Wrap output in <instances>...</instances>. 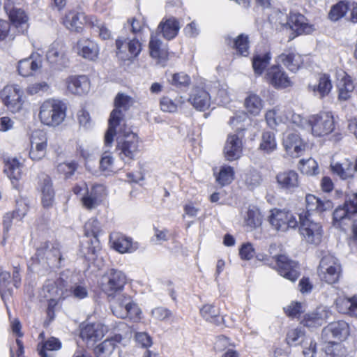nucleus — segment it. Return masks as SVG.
Segmentation results:
<instances>
[{
    "label": "nucleus",
    "instance_id": "33",
    "mask_svg": "<svg viewBox=\"0 0 357 357\" xmlns=\"http://www.w3.org/2000/svg\"><path fill=\"white\" fill-rule=\"evenodd\" d=\"M84 13L76 11H70L63 20V24L69 30L73 31H79L82 28L84 21L89 24V18Z\"/></svg>",
    "mask_w": 357,
    "mask_h": 357
},
{
    "label": "nucleus",
    "instance_id": "43",
    "mask_svg": "<svg viewBox=\"0 0 357 357\" xmlns=\"http://www.w3.org/2000/svg\"><path fill=\"white\" fill-rule=\"evenodd\" d=\"M158 30L162 33V36L167 40L174 38L179 30L178 22L175 18H169L162 22L158 27Z\"/></svg>",
    "mask_w": 357,
    "mask_h": 357
},
{
    "label": "nucleus",
    "instance_id": "9",
    "mask_svg": "<svg viewBox=\"0 0 357 357\" xmlns=\"http://www.w3.org/2000/svg\"><path fill=\"white\" fill-rule=\"evenodd\" d=\"M268 220L275 230L282 232L290 229H294L298 226V220L296 215L290 211L276 208L270 211Z\"/></svg>",
    "mask_w": 357,
    "mask_h": 357
},
{
    "label": "nucleus",
    "instance_id": "53",
    "mask_svg": "<svg viewBox=\"0 0 357 357\" xmlns=\"http://www.w3.org/2000/svg\"><path fill=\"white\" fill-rule=\"evenodd\" d=\"M29 209V202L27 198L20 197L16 199L15 209L12 213L15 215V219L22 220L26 215Z\"/></svg>",
    "mask_w": 357,
    "mask_h": 357
},
{
    "label": "nucleus",
    "instance_id": "60",
    "mask_svg": "<svg viewBox=\"0 0 357 357\" xmlns=\"http://www.w3.org/2000/svg\"><path fill=\"white\" fill-rule=\"evenodd\" d=\"M169 82L176 87L182 88L188 86L190 84L191 79L187 74L181 72L173 74Z\"/></svg>",
    "mask_w": 357,
    "mask_h": 357
},
{
    "label": "nucleus",
    "instance_id": "57",
    "mask_svg": "<svg viewBox=\"0 0 357 357\" xmlns=\"http://www.w3.org/2000/svg\"><path fill=\"white\" fill-rule=\"evenodd\" d=\"M202 316L208 321L218 324L219 322V310L212 305H205L200 310Z\"/></svg>",
    "mask_w": 357,
    "mask_h": 357
},
{
    "label": "nucleus",
    "instance_id": "61",
    "mask_svg": "<svg viewBox=\"0 0 357 357\" xmlns=\"http://www.w3.org/2000/svg\"><path fill=\"white\" fill-rule=\"evenodd\" d=\"M61 347V342L55 337H51L45 342L39 354L41 357H51L47 354L48 351H56Z\"/></svg>",
    "mask_w": 357,
    "mask_h": 357
},
{
    "label": "nucleus",
    "instance_id": "55",
    "mask_svg": "<svg viewBox=\"0 0 357 357\" xmlns=\"http://www.w3.org/2000/svg\"><path fill=\"white\" fill-rule=\"evenodd\" d=\"M349 8L348 3L340 1L332 7L328 15L329 18L333 21H337L345 15Z\"/></svg>",
    "mask_w": 357,
    "mask_h": 357
},
{
    "label": "nucleus",
    "instance_id": "6",
    "mask_svg": "<svg viewBox=\"0 0 357 357\" xmlns=\"http://www.w3.org/2000/svg\"><path fill=\"white\" fill-rule=\"evenodd\" d=\"M342 274V267L338 259L331 254L324 255L318 267L320 280L327 284L337 283Z\"/></svg>",
    "mask_w": 357,
    "mask_h": 357
},
{
    "label": "nucleus",
    "instance_id": "50",
    "mask_svg": "<svg viewBox=\"0 0 357 357\" xmlns=\"http://www.w3.org/2000/svg\"><path fill=\"white\" fill-rule=\"evenodd\" d=\"M332 169L342 179L352 177L355 172L354 165L350 161H345L341 164L336 163L332 165Z\"/></svg>",
    "mask_w": 357,
    "mask_h": 357
},
{
    "label": "nucleus",
    "instance_id": "25",
    "mask_svg": "<svg viewBox=\"0 0 357 357\" xmlns=\"http://www.w3.org/2000/svg\"><path fill=\"white\" fill-rule=\"evenodd\" d=\"M47 149V139L41 131L34 132L31 139L30 158L40 160L45 157Z\"/></svg>",
    "mask_w": 357,
    "mask_h": 357
},
{
    "label": "nucleus",
    "instance_id": "23",
    "mask_svg": "<svg viewBox=\"0 0 357 357\" xmlns=\"http://www.w3.org/2000/svg\"><path fill=\"white\" fill-rule=\"evenodd\" d=\"M109 242L112 248L120 253H131L138 248V243L132 239L120 233H112L109 236Z\"/></svg>",
    "mask_w": 357,
    "mask_h": 357
},
{
    "label": "nucleus",
    "instance_id": "20",
    "mask_svg": "<svg viewBox=\"0 0 357 357\" xmlns=\"http://www.w3.org/2000/svg\"><path fill=\"white\" fill-rule=\"evenodd\" d=\"M243 135L231 134L227 137L224 147V155L228 161H234L239 159L242 155Z\"/></svg>",
    "mask_w": 357,
    "mask_h": 357
},
{
    "label": "nucleus",
    "instance_id": "13",
    "mask_svg": "<svg viewBox=\"0 0 357 357\" xmlns=\"http://www.w3.org/2000/svg\"><path fill=\"white\" fill-rule=\"evenodd\" d=\"M265 79L275 89H284L292 84L290 77L279 64L273 65L266 69Z\"/></svg>",
    "mask_w": 357,
    "mask_h": 357
},
{
    "label": "nucleus",
    "instance_id": "34",
    "mask_svg": "<svg viewBox=\"0 0 357 357\" xmlns=\"http://www.w3.org/2000/svg\"><path fill=\"white\" fill-rule=\"evenodd\" d=\"M225 43L228 46L235 50L236 54L243 56H247L249 54L250 41L248 35L241 33L235 38L227 36Z\"/></svg>",
    "mask_w": 357,
    "mask_h": 357
},
{
    "label": "nucleus",
    "instance_id": "14",
    "mask_svg": "<svg viewBox=\"0 0 357 357\" xmlns=\"http://www.w3.org/2000/svg\"><path fill=\"white\" fill-rule=\"evenodd\" d=\"M332 316V311L327 306H319L314 310L305 314L301 324L313 329L322 326Z\"/></svg>",
    "mask_w": 357,
    "mask_h": 357
},
{
    "label": "nucleus",
    "instance_id": "51",
    "mask_svg": "<svg viewBox=\"0 0 357 357\" xmlns=\"http://www.w3.org/2000/svg\"><path fill=\"white\" fill-rule=\"evenodd\" d=\"M184 102L182 96L177 97L174 100L165 96L160 100V108L165 112H175L178 107L182 106Z\"/></svg>",
    "mask_w": 357,
    "mask_h": 357
},
{
    "label": "nucleus",
    "instance_id": "58",
    "mask_svg": "<svg viewBox=\"0 0 357 357\" xmlns=\"http://www.w3.org/2000/svg\"><path fill=\"white\" fill-rule=\"evenodd\" d=\"M234 169L228 165L222 166L217 176V181L222 185L229 184L234 179Z\"/></svg>",
    "mask_w": 357,
    "mask_h": 357
},
{
    "label": "nucleus",
    "instance_id": "46",
    "mask_svg": "<svg viewBox=\"0 0 357 357\" xmlns=\"http://www.w3.org/2000/svg\"><path fill=\"white\" fill-rule=\"evenodd\" d=\"M8 17L13 24L19 29V32L23 33L28 28V17L20 8L13 11Z\"/></svg>",
    "mask_w": 357,
    "mask_h": 357
},
{
    "label": "nucleus",
    "instance_id": "26",
    "mask_svg": "<svg viewBox=\"0 0 357 357\" xmlns=\"http://www.w3.org/2000/svg\"><path fill=\"white\" fill-rule=\"evenodd\" d=\"M282 144L287 153L293 157H298L305 150V145L296 132L284 134Z\"/></svg>",
    "mask_w": 357,
    "mask_h": 357
},
{
    "label": "nucleus",
    "instance_id": "49",
    "mask_svg": "<svg viewBox=\"0 0 357 357\" xmlns=\"http://www.w3.org/2000/svg\"><path fill=\"white\" fill-rule=\"evenodd\" d=\"M354 85L349 77H343L338 84V98L340 100H349L353 93Z\"/></svg>",
    "mask_w": 357,
    "mask_h": 357
},
{
    "label": "nucleus",
    "instance_id": "48",
    "mask_svg": "<svg viewBox=\"0 0 357 357\" xmlns=\"http://www.w3.org/2000/svg\"><path fill=\"white\" fill-rule=\"evenodd\" d=\"M277 148V142L275 134L271 131H264L261 135V139L259 149L267 153L275 151Z\"/></svg>",
    "mask_w": 357,
    "mask_h": 357
},
{
    "label": "nucleus",
    "instance_id": "40",
    "mask_svg": "<svg viewBox=\"0 0 357 357\" xmlns=\"http://www.w3.org/2000/svg\"><path fill=\"white\" fill-rule=\"evenodd\" d=\"M335 305L339 312L357 317V296L350 298L339 297L335 300Z\"/></svg>",
    "mask_w": 357,
    "mask_h": 357
},
{
    "label": "nucleus",
    "instance_id": "5",
    "mask_svg": "<svg viewBox=\"0 0 357 357\" xmlns=\"http://www.w3.org/2000/svg\"><path fill=\"white\" fill-rule=\"evenodd\" d=\"M40 121L44 125L56 126L59 125L66 116V106L61 101L49 99L42 103L38 114Z\"/></svg>",
    "mask_w": 357,
    "mask_h": 357
},
{
    "label": "nucleus",
    "instance_id": "7",
    "mask_svg": "<svg viewBox=\"0 0 357 357\" xmlns=\"http://www.w3.org/2000/svg\"><path fill=\"white\" fill-rule=\"evenodd\" d=\"M126 284V276L121 271L112 269L104 275L100 281L102 290L109 298H114L121 294Z\"/></svg>",
    "mask_w": 357,
    "mask_h": 357
},
{
    "label": "nucleus",
    "instance_id": "63",
    "mask_svg": "<svg viewBox=\"0 0 357 357\" xmlns=\"http://www.w3.org/2000/svg\"><path fill=\"white\" fill-rule=\"evenodd\" d=\"M299 169L302 173L305 174H315L317 173L318 167L317 162L312 158L307 160H301L299 162Z\"/></svg>",
    "mask_w": 357,
    "mask_h": 357
},
{
    "label": "nucleus",
    "instance_id": "64",
    "mask_svg": "<svg viewBox=\"0 0 357 357\" xmlns=\"http://www.w3.org/2000/svg\"><path fill=\"white\" fill-rule=\"evenodd\" d=\"M243 181L248 187L253 188L259 185L261 182V176L256 170H249L245 174Z\"/></svg>",
    "mask_w": 357,
    "mask_h": 357
},
{
    "label": "nucleus",
    "instance_id": "2",
    "mask_svg": "<svg viewBox=\"0 0 357 357\" xmlns=\"http://www.w3.org/2000/svg\"><path fill=\"white\" fill-rule=\"evenodd\" d=\"M133 104L131 97L124 93H118L114 100L115 109L110 114L109 119V127L105 135L106 146H110L114 140V133L118 126H121L125 123L123 118L122 109L127 110Z\"/></svg>",
    "mask_w": 357,
    "mask_h": 357
},
{
    "label": "nucleus",
    "instance_id": "19",
    "mask_svg": "<svg viewBox=\"0 0 357 357\" xmlns=\"http://www.w3.org/2000/svg\"><path fill=\"white\" fill-rule=\"evenodd\" d=\"M349 335V325L344 321H339L329 324L325 327L321 333L322 339L325 342H332V339L341 340L345 339Z\"/></svg>",
    "mask_w": 357,
    "mask_h": 357
},
{
    "label": "nucleus",
    "instance_id": "27",
    "mask_svg": "<svg viewBox=\"0 0 357 357\" xmlns=\"http://www.w3.org/2000/svg\"><path fill=\"white\" fill-rule=\"evenodd\" d=\"M305 202L306 211L304 213H307L309 218H310V212L322 213L333 207V202L329 199H321L311 194L306 195Z\"/></svg>",
    "mask_w": 357,
    "mask_h": 357
},
{
    "label": "nucleus",
    "instance_id": "8",
    "mask_svg": "<svg viewBox=\"0 0 357 357\" xmlns=\"http://www.w3.org/2000/svg\"><path fill=\"white\" fill-rule=\"evenodd\" d=\"M300 234L305 240L311 244L318 245L322 238V227L321 225L309 218L307 213H301L298 215Z\"/></svg>",
    "mask_w": 357,
    "mask_h": 357
},
{
    "label": "nucleus",
    "instance_id": "56",
    "mask_svg": "<svg viewBox=\"0 0 357 357\" xmlns=\"http://www.w3.org/2000/svg\"><path fill=\"white\" fill-rule=\"evenodd\" d=\"M100 224L96 219L89 220L84 225L85 236L89 238H98L101 233Z\"/></svg>",
    "mask_w": 357,
    "mask_h": 357
},
{
    "label": "nucleus",
    "instance_id": "45",
    "mask_svg": "<svg viewBox=\"0 0 357 357\" xmlns=\"http://www.w3.org/2000/svg\"><path fill=\"white\" fill-rule=\"evenodd\" d=\"M244 105L248 112L254 116H257L262 109L264 102L259 96L251 93L245 99Z\"/></svg>",
    "mask_w": 357,
    "mask_h": 357
},
{
    "label": "nucleus",
    "instance_id": "18",
    "mask_svg": "<svg viewBox=\"0 0 357 357\" xmlns=\"http://www.w3.org/2000/svg\"><path fill=\"white\" fill-rule=\"evenodd\" d=\"M117 54L122 59H130L132 57L137 56L142 50L141 43L136 38L124 39L118 38L116 40Z\"/></svg>",
    "mask_w": 357,
    "mask_h": 357
},
{
    "label": "nucleus",
    "instance_id": "39",
    "mask_svg": "<svg viewBox=\"0 0 357 357\" xmlns=\"http://www.w3.org/2000/svg\"><path fill=\"white\" fill-rule=\"evenodd\" d=\"M121 339L122 337L119 335H116L112 338L106 339L95 348L94 351L96 357H110L115 349L116 344L120 342Z\"/></svg>",
    "mask_w": 357,
    "mask_h": 357
},
{
    "label": "nucleus",
    "instance_id": "52",
    "mask_svg": "<svg viewBox=\"0 0 357 357\" xmlns=\"http://www.w3.org/2000/svg\"><path fill=\"white\" fill-rule=\"evenodd\" d=\"M89 21V24L93 28L97 29V31L99 33V36L102 40H108L111 38L112 33L110 30L100 20H98L96 17L90 16Z\"/></svg>",
    "mask_w": 357,
    "mask_h": 357
},
{
    "label": "nucleus",
    "instance_id": "15",
    "mask_svg": "<svg viewBox=\"0 0 357 357\" xmlns=\"http://www.w3.org/2000/svg\"><path fill=\"white\" fill-rule=\"evenodd\" d=\"M65 45L59 42H54L48 50L46 56L48 62L57 70H62L68 66L69 60L66 54Z\"/></svg>",
    "mask_w": 357,
    "mask_h": 357
},
{
    "label": "nucleus",
    "instance_id": "1",
    "mask_svg": "<svg viewBox=\"0 0 357 357\" xmlns=\"http://www.w3.org/2000/svg\"><path fill=\"white\" fill-rule=\"evenodd\" d=\"M114 132V136H116V151L121 160L130 162L139 152V138L126 123L118 126Z\"/></svg>",
    "mask_w": 357,
    "mask_h": 357
},
{
    "label": "nucleus",
    "instance_id": "42",
    "mask_svg": "<svg viewBox=\"0 0 357 357\" xmlns=\"http://www.w3.org/2000/svg\"><path fill=\"white\" fill-rule=\"evenodd\" d=\"M101 246L98 238H89L84 245H82L81 252L88 261H94L99 252Z\"/></svg>",
    "mask_w": 357,
    "mask_h": 357
},
{
    "label": "nucleus",
    "instance_id": "12",
    "mask_svg": "<svg viewBox=\"0 0 357 357\" xmlns=\"http://www.w3.org/2000/svg\"><path fill=\"white\" fill-rule=\"evenodd\" d=\"M357 214V192L347 197L342 206H338L333 212L335 225H346Z\"/></svg>",
    "mask_w": 357,
    "mask_h": 357
},
{
    "label": "nucleus",
    "instance_id": "47",
    "mask_svg": "<svg viewBox=\"0 0 357 357\" xmlns=\"http://www.w3.org/2000/svg\"><path fill=\"white\" fill-rule=\"evenodd\" d=\"M306 340L308 338L305 337V331L302 327L289 330L286 337L287 343L290 346L303 344Z\"/></svg>",
    "mask_w": 357,
    "mask_h": 357
},
{
    "label": "nucleus",
    "instance_id": "32",
    "mask_svg": "<svg viewBox=\"0 0 357 357\" xmlns=\"http://www.w3.org/2000/svg\"><path fill=\"white\" fill-rule=\"evenodd\" d=\"M276 62L283 64L291 72L297 71L303 63L302 56L294 52H285L276 58Z\"/></svg>",
    "mask_w": 357,
    "mask_h": 357
},
{
    "label": "nucleus",
    "instance_id": "21",
    "mask_svg": "<svg viewBox=\"0 0 357 357\" xmlns=\"http://www.w3.org/2000/svg\"><path fill=\"white\" fill-rule=\"evenodd\" d=\"M38 189L41 193V202L44 208L52 207L54 202L55 192L51 178L45 174L39 176Z\"/></svg>",
    "mask_w": 357,
    "mask_h": 357
},
{
    "label": "nucleus",
    "instance_id": "24",
    "mask_svg": "<svg viewBox=\"0 0 357 357\" xmlns=\"http://www.w3.org/2000/svg\"><path fill=\"white\" fill-rule=\"evenodd\" d=\"M106 195L105 187L102 184H94L88 192L82 197V202L84 206L88 209H93L97 207Z\"/></svg>",
    "mask_w": 357,
    "mask_h": 357
},
{
    "label": "nucleus",
    "instance_id": "16",
    "mask_svg": "<svg viewBox=\"0 0 357 357\" xmlns=\"http://www.w3.org/2000/svg\"><path fill=\"white\" fill-rule=\"evenodd\" d=\"M36 257L38 262L46 260L47 262L58 261L59 263L63 259L60 250V245L57 242H44L37 248Z\"/></svg>",
    "mask_w": 357,
    "mask_h": 357
},
{
    "label": "nucleus",
    "instance_id": "38",
    "mask_svg": "<svg viewBox=\"0 0 357 357\" xmlns=\"http://www.w3.org/2000/svg\"><path fill=\"white\" fill-rule=\"evenodd\" d=\"M42 66V61L40 58L34 59L30 56L22 59L18 63L17 70L19 74L23 77H28L33 75V73L40 68Z\"/></svg>",
    "mask_w": 357,
    "mask_h": 357
},
{
    "label": "nucleus",
    "instance_id": "22",
    "mask_svg": "<svg viewBox=\"0 0 357 357\" xmlns=\"http://www.w3.org/2000/svg\"><path fill=\"white\" fill-rule=\"evenodd\" d=\"M65 83L68 91L74 95H84L90 90V82L86 75L69 76Z\"/></svg>",
    "mask_w": 357,
    "mask_h": 357
},
{
    "label": "nucleus",
    "instance_id": "41",
    "mask_svg": "<svg viewBox=\"0 0 357 357\" xmlns=\"http://www.w3.org/2000/svg\"><path fill=\"white\" fill-rule=\"evenodd\" d=\"M3 172L12 181L13 186L15 181H17L21 177L22 174V164L16 158H8L4 160V169Z\"/></svg>",
    "mask_w": 357,
    "mask_h": 357
},
{
    "label": "nucleus",
    "instance_id": "17",
    "mask_svg": "<svg viewBox=\"0 0 357 357\" xmlns=\"http://www.w3.org/2000/svg\"><path fill=\"white\" fill-rule=\"evenodd\" d=\"M276 264L279 274L289 280L296 281L299 275V266L297 262L292 261L286 255H282L276 257Z\"/></svg>",
    "mask_w": 357,
    "mask_h": 357
},
{
    "label": "nucleus",
    "instance_id": "36",
    "mask_svg": "<svg viewBox=\"0 0 357 357\" xmlns=\"http://www.w3.org/2000/svg\"><path fill=\"white\" fill-rule=\"evenodd\" d=\"M317 80L318 83L309 84V88L320 98L328 95L333 87L330 75L326 73L319 74Z\"/></svg>",
    "mask_w": 357,
    "mask_h": 357
},
{
    "label": "nucleus",
    "instance_id": "30",
    "mask_svg": "<svg viewBox=\"0 0 357 357\" xmlns=\"http://www.w3.org/2000/svg\"><path fill=\"white\" fill-rule=\"evenodd\" d=\"M78 54L83 58L94 61L99 54L98 44L89 39L82 38L77 42Z\"/></svg>",
    "mask_w": 357,
    "mask_h": 357
},
{
    "label": "nucleus",
    "instance_id": "29",
    "mask_svg": "<svg viewBox=\"0 0 357 357\" xmlns=\"http://www.w3.org/2000/svg\"><path fill=\"white\" fill-rule=\"evenodd\" d=\"M150 55L157 63L165 66L168 59V51L162 46V41L156 36H151L149 42Z\"/></svg>",
    "mask_w": 357,
    "mask_h": 357
},
{
    "label": "nucleus",
    "instance_id": "35",
    "mask_svg": "<svg viewBox=\"0 0 357 357\" xmlns=\"http://www.w3.org/2000/svg\"><path fill=\"white\" fill-rule=\"evenodd\" d=\"M189 102L198 110L204 111L208 109L211 105L209 93L202 88L194 89Z\"/></svg>",
    "mask_w": 357,
    "mask_h": 357
},
{
    "label": "nucleus",
    "instance_id": "37",
    "mask_svg": "<svg viewBox=\"0 0 357 357\" xmlns=\"http://www.w3.org/2000/svg\"><path fill=\"white\" fill-rule=\"evenodd\" d=\"M279 186L286 190L293 191L298 186V175L293 170L279 173L276 176Z\"/></svg>",
    "mask_w": 357,
    "mask_h": 357
},
{
    "label": "nucleus",
    "instance_id": "62",
    "mask_svg": "<svg viewBox=\"0 0 357 357\" xmlns=\"http://www.w3.org/2000/svg\"><path fill=\"white\" fill-rule=\"evenodd\" d=\"M65 296H73L77 299H83L88 296V290L86 287L82 284H75L71 286L70 290H66L63 294Z\"/></svg>",
    "mask_w": 357,
    "mask_h": 357
},
{
    "label": "nucleus",
    "instance_id": "10",
    "mask_svg": "<svg viewBox=\"0 0 357 357\" xmlns=\"http://www.w3.org/2000/svg\"><path fill=\"white\" fill-rule=\"evenodd\" d=\"M265 119L268 126L271 128H275L281 123L287 126L292 124L296 127L301 123V116L290 109H270L266 112Z\"/></svg>",
    "mask_w": 357,
    "mask_h": 357
},
{
    "label": "nucleus",
    "instance_id": "4",
    "mask_svg": "<svg viewBox=\"0 0 357 357\" xmlns=\"http://www.w3.org/2000/svg\"><path fill=\"white\" fill-rule=\"evenodd\" d=\"M113 300L111 310L114 315L118 318L130 319L137 321L140 319L142 311L137 304L134 302L132 296L126 293L119 294Z\"/></svg>",
    "mask_w": 357,
    "mask_h": 357
},
{
    "label": "nucleus",
    "instance_id": "59",
    "mask_svg": "<svg viewBox=\"0 0 357 357\" xmlns=\"http://www.w3.org/2000/svg\"><path fill=\"white\" fill-rule=\"evenodd\" d=\"M248 116L245 112L243 111H237L234 113V115L230 118L229 121V125L236 128L237 133L238 135H243L242 132L245 128L241 125L247 119Z\"/></svg>",
    "mask_w": 357,
    "mask_h": 357
},
{
    "label": "nucleus",
    "instance_id": "54",
    "mask_svg": "<svg viewBox=\"0 0 357 357\" xmlns=\"http://www.w3.org/2000/svg\"><path fill=\"white\" fill-rule=\"evenodd\" d=\"M245 223L251 229L260 226L261 223V216L259 211L254 208L249 209L245 216Z\"/></svg>",
    "mask_w": 357,
    "mask_h": 357
},
{
    "label": "nucleus",
    "instance_id": "11",
    "mask_svg": "<svg viewBox=\"0 0 357 357\" xmlns=\"http://www.w3.org/2000/svg\"><path fill=\"white\" fill-rule=\"evenodd\" d=\"M23 91L17 84L7 85L1 92V98L5 106L13 113L20 112L24 103Z\"/></svg>",
    "mask_w": 357,
    "mask_h": 357
},
{
    "label": "nucleus",
    "instance_id": "31",
    "mask_svg": "<svg viewBox=\"0 0 357 357\" xmlns=\"http://www.w3.org/2000/svg\"><path fill=\"white\" fill-rule=\"evenodd\" d=\"M107 331V328L100 324H92L86 326L81 331V337L87 342H95L102 339Z\"/></svg>",
    "mask_w": 357,
    "mask_h": 357
},
{
    "label": "nucleus",
    "instance_id": "28",
    "mask_svg": "<svg viewBox=\"0 0 357 357\" xmlns=\"http://www.w3.org/2000/svg\"><path fill=\"white\" fill-rule=\"evenodd\" d=\"M305 17L301 14L293 13L289 17L286 25L296 31L298 35L310 33L314 28L306 22Z\"/></svg>",
    "mask_w": 357,
    "mask_h": 357
},
{
    "label": "nucleus",
    "instance_id": "44",
    "mask_svg": "<svg viewBox=\"0 0 357 357\" xmlns=\"http://www.w3.org/2000/svg\"><path fill=\"white\" fill-rule=\"evenodd\" d=\"M271 59V55L270 52H266L255 54L252 59L255 73L258 75H262L264 70L269 64Z\"/></svg>",
    "mask_w": 357,
    "mask_h": 357
},
{
    "label": "nucleus",
    "instance_id": "3",
    "mask_svg": "<svg viewBox=\"0 0 357 357\" xmlns=\"http://www.w3.org/2000/svg\"><path fill=\"white\" fill-rule=\"evenodd\" d=\"M298 128L310 129L315 137H322L330 134L335 128L333 116L330 112H320L305 119L301 116V123Z\"/></svg>",
    "mask_w": 357,
    "mask_h": 357
}]
</instances>
